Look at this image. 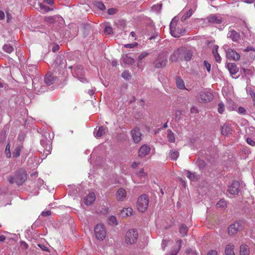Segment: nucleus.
<instances>
[{"label": "nucleus", "mask_w": 255, "mask_h": 255, "mask_svg": "<svg viewBox=\"0 0 255 255\" xmlns=\"http://www.w3.org/2000/svg\"><path fill=\"white\" fill-rule=\"evenodd\" d=\"M27 179V174L25 171L16 172L14 177H9L8 181L10 184L16 183L18 186H20Z\"/></svg>", "instance_id": "nucleus-1"}, {"label": "nucleus", "mask_w": 255, "mask_h": 255, "mask_svg": "<svg viewBox=\"0 0 255 255\" xmlns=\"http://www.w3.org/2000/svg\"><path fill=\"white\" fill-rule=\"evenodd\" d=\"M149 198L145 194L141 195L137 199V209L140 212H144L148 208Z\"/></svg>", "instance_id": "nucleus-2"}, {"label": "nucleus", "mask_w": 255, "mask_h": 255, "mask_svg": "<svg viewBox=\"0 0 255 255\" xmlns=\"http://www.w3.org/2000/svg\"><path fill=\"white\" fill-rule=\"evenodd\" d=\"M138 234L136 230H128L126 234V242L127 244L131 245L136 243Z\"/></svg>", "instance_id": "nucleus-3"}, {"label": "nucleus", "mask_w": 255, "mask_h": 255, "mask_svg": "<svg viewBox=\"0 0 255 255\" xmlns=\"http://www.w3.org/2000/svg\"><path fill=\"white\" fill-rule=\"evenodd\" d=\"M167 63V57L163 53L158 54L156 59L153 62L154 67L155 68H161L164 67L166 65Z\"/></svg>", "instance_id": "nucleus-4"}, {"label": "nucleus", "mask_w": 255, "mask_h": 255, "mask_svg": "<svg viewBox=\"0 0 255 255\" xmlns=\"http://www.w3.org/2000/svg\"><path fill=\"white\" fill-rule=\"evenodd\" d=\"M96 237L98 240H103L105 238L106 231L103 224H98L96 226L94 229Z\"/></svg>", "instance_id": "nucleus-5"}, {"label": "nucleus", "mask_w": 255, "mask_h": 255, "mask_svg": "<svg viewBox=\"0 0 255 255\" xmlns=\"http://www.w3.org/2000/svg\"><path fill=\"white\" fill-rule=\"evenodd\" d=\"M179 49L180 60H184L186 61H189L192 57V53L186 47H181Z\"/></svg>", "instance_id": "nucleus-6"}, {"label": "nucleus", "mask_w": 255, "mask_h": 255, "mask_svg": "<svg viewBox=\"0 0 255 255\" xmlns=\"http://www.w3.org/2000/svg\"><path fill=\"white\" fill-rule=\"evenodd\" d=\"M243 229L242 223L240 222H236L231 224L228 228V234L233 236Z\"/></svg>", "instance_id": "nucleus-7"}, {"label": "nucleus", "mask_w": 255, "mask_h": 255, "mask_svg": "<svg viewBox=\"0 0 255 255\" xmlns=\"http://www.w3.org/2000/svg\"><path fill=\"white\" fill-rule=\"evenodd\" d=\"M227 37L231 39L233 42L240 43L242 40V36L239 32L235 30L230 28L227 34Z\"/></svg>", "instance_id": "nucleus-8"}, {"label": "nucleus", "mask_w": 255, "mask_h": 255, "mask_svg": "<svg viewBox=\"0 0 255 255\" xmlns=\"http://www.w3.org/2000/svg\"><path fill=\"white\" fill-rule=\"evenodd\" d=\"M213 98V95L210 92H201L198 96L197 100L200 103H206L211 101Z\"/></svg>", "instance_id": "nucleus-9"}, {"label": "nucleus", "mask_w": 255, "mask_h": 255, "mask_svg": "<svg viewBox=\"0 0 255 255\" xmlns=\"http://www.w3.org/2000/svg\"><path fill=\"white\" fill-rule=\"evenodd\" d=\"M170 30L171 34L174 37H179L181 35H183L185 33L184 29L179 27L176 28L174 26V23L172 22L170 24Z\"/></svg>", "instance_id": "nucleus-10"}, {"label": "nucleus", "mask_w": 255, "mask_h": 255, "mask_svg": "<svg viewBox=\"0 0 255 255\" xmlns=\"http://www.w3.org/2000/svg\"><path fill=\"white\" fill-rule=\"evenodd\" d=\"M132 140L135 143L139 142L141 139V133L140 131L139 128L137 127L134 128L130 131Z\"/></svg>", "instance_id": "nucleus-11"}, {"label": "nucleus", "mask_w": 255, "mask_h": 255, "mask_svg": "<svg viewBox=\"0 0 255 255\" xmlns=\"http://www.w3.org/2000/svg\"><path fill=\"white\" fill-rule=\"evenodd\" d=\"M84 73L85 71L82 66L77 65L75 68L74 74L82 82H84L85 81H86V79L83 77V76L84 75Z\"/></svg>", "instance_id": "nucleus-12"}, {"label": "nucleus", "mask_w": 255, "mask_h": 255, "mask_svg": "<svg viewBox=\"0 0 255 255\" xmlns=\"http://www.w3.org/2000/svg\"><path fill=\"white\" fill-rule=\"evenodd\" d=\"M240 183L238 181H234L232 185L228 187V191L230 194L237 195L239 192Z\"/></svg>", "instance_id": "nucleus-13"}, {"label": "nucleus", "mask_w": 255, "mask_h": 255, "mask_svg": "<svg viewBox=\"0 0 255 255\" xmlns=\"http://www.w3.org/2000/svg\"><path fill=\"white\" fill-rule=\"evenodd\" d=\"M226 57L228 59H232L235 61H238L240 58V54L232 49H229L226 51Z\"/></svg>", "instance_id": "nucleus-14"}, {"label": "nucleus", "mask_w": 255, "mask_h": 255, "mask_svg": "<svg viewBox=\"0 0 255 255\" xmlns=\"http://www.w3.org/2000/svg\"><path fill=\"white\" fill-rule=\"evenodd\" d=\"M127 196V192L125 189L120 188L118 189L115 195L116 199L119 201H124Z\"/></svg>", "instance_id": "nucleus-15"}, {"label": "nucleus", "mask_w": 255, "mask_h": 255, "mask_svg": "<svg viewBox=\"0 0 255 255\" xmlns=\"http://www.w3.org/2000/svg\"><path fill=\"white\" fill-rule=\"evenodd\" d=\"M150 151V147L146 144L142 145L138 150V155L140 157H143L148 154Z\"/></svg>", "instance_id": "nucleus-16"}, {"label": "nucleus", "mask_w": 255, "mask_h": 255, "mask_svg": "<svg viewBox=\"0 0 255 255\" xmlns=\"http://www.w3.org/2000/svg\"><path fill=\"white\" fill-rule=\"evenodd\" d=\"M209 22L214 24H221L222 22V18L216 14H211L207 17Z\"/></svg>", "instance_id": "nucleus-17"}, {"label": "nucleus", "mask_w": 255, "mask_h": 255, "mask_svg": "<svg viewBox=\"0 0 255 255\" xmlns=\"http://www.w3.org/2000/svg\"><path fill=\"white\" fill-rule=\"evenodd\" d=\"M95 199L96 196L95 193L91 192L84 198V202L87 205H91L95 201Z\"/></svg>", "instance_id": "nucleus-18"}, {"label": "nucleus", "mask_w": 255, "mask_h": 255, "mask_svg": "<svg viewBox=\"0 0 255 255\" xmlns=\"http://www.w3.org/2000/svg\"><path fill=\"white\" fill-rule=\"evenodd\" d=\"M226 67L228 68L231 75H235L239 71V68L237 65L234 63H229Z\"/></svg>", "instance_id": "nucleus-19"}, {"label": "nucleus", "mask_w": 255, "mask_h": 255, "mask_svg": "<svg viewBox=\"0 0 255 255\" xmlns=\"http://www.w3.org/2000/svg\"><path fill=\"white\" fill-rule=\"evenodd\" d=\"M107 131L108 129L106 128L101 126L98 129H95L94 133L96 138H99L105 134Z\"/></svg>", "instance_id": "nucleus-20"}, {"label": "nucleus", "mask_w": 255, "mask_h": 255, "mask_svg": "<svg viewBox=\"0 0 255 255\" xmlns=\"http://www.w3.org/2000/svg\"><path fill=\"white\" fill-rule=\"evenodd\" d=\"M55 78L52 76V74L51 73H47L44 78V81L47 85L50 86L52 85L55 81Z\"/></svg>", "instance_id": "nucleus-21"}, {"label": "nucleus", "mask_w": 255, "mask_h": 255, "mask_svg": "<svg viewBox=\"0 0 255 255\" xmlns=\"http://www.w3.org/2000/svg\"><path fill=\"white\" fill-rule=\"evenodd\" d=\"M168 156L171 160H176L179 156V152L177 149H172L170 150Z\"/></svg>", "instance_id": "nucleus-22"}, {"label": "nucleus", "mask_w": 255, "mask_h": 255, "mask_svg": "<svg viewBox=\"0 0 255 255\" xmlns=\"http://www.w3.org/2000/svg\"><path fill=\"white\" fill-rule=\"evenodd\" d=\"M232 129L230 126L225 125L221 128V133L224 135H228L232 134Z\"/></svg>", "instance_id": "nucleus-23"}, {"label": "nucleus", "mask_w": 255, "mask_h": 255, "mask_svg": "<svg viewBox=\"0 0 255 255\" xmlns=\"http://www.w3.org/2000/svg\"><path fill=\"white\" fill-rule=\"evenodd\" d=\"M0 242H5L7 244H9L10 245H12L13 244L14 240L12 238H10L8 236L1 235L0 236Z\"/></svg>", "instance_id": "nucleus-24"}, {"label": "nucleus", "mask_w": 255, "mask_h": 255, "mask_svg": "<svg viewBox=\"0 0 255 255\" xmlns=\"http://www.w3.org/2000/svg\"><path fill=\"white\" fill-rule=\"evenodd\" d=\"M122 59L126 64L132 65L135 62L134 59L128 56L127 54L123 55Z\"/></svg>", "instance_id": "nucleus-25"}, {"label": "nucleus", "mask_w": 255, "mask_h": 255, "mask_svg": "<svg viewBox=\"0 0 255 255\" xmlns=\"http://www.w3.org/2000/svg\"><path fill=\"white\" fill-rule=\"evenodd\" d=\"M234 246L232 244L227 245L225 248L226 255H235L234 251Z\"/></svg>", "instance_id": "nucleus-26"}, {"label": "nucleus", "mask_w": 255, "mask_h": 255, "mask_svg": "<svg viewBox=\"0 0 255 255\" xmlns=\"http://www.w3.org/2000/svg\"><path fill=\"white\" fill-rule=\"evenodd\" d=\"M179 233L182 237L186 236L188 232V228L185 224H181L179 227Z\"/></svg>", "instance_id": "nucleus-27"}, {"label": "nucleus", "mask_w": 255, "mask_h": 255, "mask_svg": "<svg viewBox=\"0 0 255 255\" xmlns=\"http://www.w3.org/2000/svg\"><path fill=\"white\" fill-rule=\"evenodd\" d=\"M180 58L179 49H177L170 55V60L172 62H176L178 60H180Z\"/></svg>", "instance_id": "nucleus-28"}, {"label": "nucleus", "mask_w": 255, "mask_h": 255, "mask_svg": "<svg viewBox=\"0 0 255 255\" xmlns=\"http://www.w3.org/2000/svg\"><path fill=\"white\" fill-rule=\"evenodd\" d=\"M187 177L192 181H196L199 179V176L195 172H187Z\"/></svg>", "instance_id": "nucleus-29"}, {"label": "nucleus", "mask_w": 255, "mask_h": 255, "mask_svg": "<svg viewBox=\"0 0 255 255\" xmlns=\"http://www.w3.org/2000/svg\"><path fill=\"white\" fill-rule=\"evenodd\" d=\"M176 86L178 87V88L180 89H186L184 82L183 80L179 77H177L176 78Z\"/></svg>", "instance_id": "nucleus-30"}, {"label": "nucleus", "mask_w": 255, "mask_h": 255, "mask_svg": "<svg viewBox=\"0 0 255 255\" xmlns=\"http://www.w3.org/2000/svg\"><path fill=\"white\" fill-rule=\"evenodd\" d=\"M249 249L246 245H242L240 247L241 255H249Z\"/></svg>", "instance_id": "nucleus-31"}, {"label": "nucleus", "mask_w": 255, "mask_h": 255, "mask_svg": "<svg viewBox=\"0 0 255 255\" xmlns=\"http://www.w3.org/2000/svg\"><path fill=\"white\" fill-rule=\"evenodd\" d=\"M22 148V145L16 146L15 149H14L13 151L12 152L13 157L16 158L19 157L20 155V152Z\"/></svg>", "instance_id": "nucleus-32"}, {"label": "nucleus", "mask_w": 255, "mask_h": 255, "mask_svg": "<svg viewBox=\"0 0 255 255\" xmlns=\"http://www.w3.org/2000/svg\"><path fill=\"white\" fill-rule=\"evenodd\" d=\"M132 209L130 208H126L121 211L120 215L123 217H127L131 215Z\"/></svg>", "instance_id": "nucleus-33"}, {"label": "nucleus", "mask_w": 255, "mask_h": 255, "mask_svg": "<svg viewBox=\"0 0 255 255\" xmlns=\"http://www.w3.org/2000/svg\"><path fill=\"white\" fill-rule=\"evenodd\" d=\"M167 139L170 142H174L175 140L174 133L170 129L167 130Z\"/></svg>", "instance_id": "nucleus-34"}, {"label": "nucleus", "mask_w": 255, "mask_h": 255, "mask_svg": "<svg viewBox=\"0 0 255 255\" xmlns=\"http://www.w3.org/2000/svg\"><path fill=\"white\" fill-rule=\"evenodd\" d=\"M196 162L200 169H204L206 166V162L200 159H198Z\"/></svg>", "instance_id": "nucleus-35"}, {"label": "nucleus", "mask_w": 255, "mask_h": 255, "mask_svg": "<svg viewBox=\"0 0 255 255\" xmlns=\"http://www.w3.org/2000/svg\"><path fill=\"white\" fill-rule=\"evenodd\" d=\"M3 49L5 52L8 53H11L14 50L13 47L9 44L4 45L3 47Z\"/></svg>", "instance_id": "nucleus-36"}, {"label": "nucleus", "mask_w": 255, "mask_h": 255, "mask_svg": "<svg viewBox=\"0 0 255 255\" xmlns=\"http://www.w3.org/2000/svg\"><path fill=\"white\" fill-rule=\"evenodd\" d=\"M122 77L126 80H129L131 78V75L128 70H125L122 74Z\"/></svg>", "instance_id": "nucleus-37"}, {"label": "nucleus", "mask_w": 255, "mask_h": 255, "mask_svg": "<svg viewBox=\"0 0 255 255\" xmlns=\"http://www.w3.org/2000/svg\"><path fill=\"white\" fill-rule=\"evenodd\" d=\"M115 24L120 28H123L125 26V21L120 19L118 21L115 20Z\"/></svg>", "instance_id": "nucleus-38"}, {"label": "nucleus", "mask_w": 255, "mask_h": 255, "mask_svg": "<svg viewBox=\"0 0 255 255\" xmlns=\"http://www.w3.org/2000/svg\"><path fill=\"white\" fill-rule=\"evenodd\" d=\"M192 10L191 9H189L185 14L182 16L181 18V21H184L186 19L190 17L192 15Z\"/></svg>", "instance_id": "nucleus-39"}, {"label": "nucleus", "mask_w": 255, "mask_h": 255, "mask_svg": "<svg viewBox=\"0 0 255 255\" xmlns=\"http://www.w3.org/2000/svg\"><path fill=\"white\" fill-rule=\"evenodd\" d=\"M95 6L102 10L106 9L105 5L101 2L97 1L95 4Z\"/></svg>", "instance_id": "nucleus-40"}, {"label": "nucleus", "mask_w": 255, "mask_h": 255, "mask_svg": "<svg viewBox=\"0 0 255 255\" xmlns=\"http://www.w3.org/2000/svg\"><path fill=\"white\" fill-rule=\"evenodd\" d=\"M225 206H226V202L223 199L220 200L217 203V207L218 208H219V207L224 208Z\"/></svg>", "instance_id": "nucleus-41"}, {"label": "nucleus", "mask_w": 255, "mask_h": 255, "mask_svg": "<svg viewBox=\"0 0 255 255\" xmlns=\"http://www.w3.org/2000/svg\"><path fill=\"white\" fill-rule=\"evenodd\" d=\"M10 147V144L8 143L6 146L5 152L6 156L9 158L11 156Z\"/></svg>", "instance_id": "nucleus-42"}, {"label": "nucleus", "mask_w": 255, "mask_h": 255, "mask_svg": "<svg viewBox=\"0 0 255 255\" xmlns=\"http://www.w3.org/2000/svg\"><path fill=\"white\" fill-rule=\"evenodd\" d=\"M225 110V106L222 103H219L218 104V111L220 114H222Z\"/></svg>", "instance_id": "nucleus-43"}, {"label": "nucleus", "mask_w": 255, "mask_h": 255, "mask_svg": "<svg viewBox=\"0 0 255 255\" xmlns=\"http://www.w3.org/2000/svg\"><path fill=\"white\" fill-rule=\"evenodd\" d=\"M104 32L108 34H110L112 33V27L110 24H106Z\"/></svg>", "instance_id": "nucleus-44"}, {"label": "nucleus", "mask_w": 255, "mask_h": 255, "mask_svg": "<svg viewBox=\"0 0 255 255\" xmlns=\"http://www.w3.org/2000/svg\"><path fill=\"white\" fill-rule=\"evenodd\" d=\"M20 246L24 250H27L29 247L28 245L25 241H20Z\"/></svg>", "instance_id": "nucleus-45"}, {"label": "nucleus", "mask_w": 255, "mask_h": 255, "mask_svg": "<svg viewBox=\"0 0 255 255\" xmlns=\"http://www.w3.org/2000/svg\"><path fill=\"white\" fill-rule=\"evenodd\" d=\"M148 55V53L147 52H143L141 53L138 57V60H141L142 59L144 58Z\"/></svg>", "instance_id": "nucleus-46"}, {"label": "nucleus", "mask_w": 255, "mask_h": 255, "mask_svg": "<svg viewBox=\"0 0 255 255\" xmlns=\"http://www.w3.org/2000/svg\"><path fill=\"white\" fill-rule=\"evenodd\" d=\"M51 212L50 210L44 211L41 213L40 216L47 217V216H49L51 215Z\"/></svg>", "instance_id": "nucleus-47"}, {"label": "nucleus", "mask_w": 255, "mask_h": 255, "mask_svg": "<svg viewBox=\"0 0 255 255\" xmlns=\"http://www.w3.org/2000/svg\"><path fill=\"white\" fill-rule=\"evenodd\" d=\"M136 45H137V43L134 42L133 43L125 44L124 47L127 48H132Z\"/></svg>", "instance_id": "nucleus-48"}, {"label": "nucleus", "mask_w": 255, "mask_h": 255, "mask_svg": "<svg viewBox=\"0 0 255 255\" xmlns=\"http://www.w3.org/2000/svg\"><path fill=\"white\" fill-rule=\"evenodd\" d=\"M247 142L252 146H254L255 145V141L253 140L251 138L248 137L247 138Z\"/></svg>", "instance_id": "nucleus-49"}, {"label": "nucleus", "mask_w": 255, "mask_h": 255, "mask_svg": "<svg viewBox=\"0 0 255 255\" xmlns=\"http://www.w3.org/2000/svg\"><path fill=\"white\" fill-rule=\"evenodd\" d=\"M204 65L206 68L208 72H210L211 71V64H209L207 61H204Z\"/></svg>", "instance_id": "nucleus-50"}, {"label": "nucleus", "mask_w": 255, "mask_h": 255, "mask_svg": "<svg viewBox=\"0 0 255 255\" xmlns=\"http://www.w3.org/2000/svg\"><path fill=\"white\" fill-rule=\"evenodd\" d=\"M214 57L216 62L220 63L221 60V58L218 52L214 53Z\"/></svg>", "instance_id": "nucleus-51"}, {"label": "nucleus", "mask_w": 255, "mask_h": 255, "mask_svg": "<svg viewBox=\"0 0 255 255\" xmlns=\"http://www.w3.org/2000/svg\"><path fill=\"white\" fill-rule=\"evenodd\" d=\"M45 21L47 22L53 23L54 21V18L53 16L46 17L45 18Z\"/></svg>", "instance_id": "nucleus-52"}, {"label": "nucleus", "mask_w": 255, "mask_h": 255, "mask_svg": "<svg viewBox=\"0 0 255 255\" xmlns=\"http://www.w3.org/2000/svg\"><path fill=\"white\" fill-rule=\"evenodd\" d=\"M246 110L242 107H240L238 109V112L241 114L245 115L246 113Z\"/></svg>", "instance_id": "nucleus-53"}, {"label": "nucleus", "mask_w": 255, "mask_h": 255, "mask_svg": "<svg viewBox=\"0 0 255 255\" xmlns=\"http://www.w3.org/2000/svg\"><path fill=\"white\" fill-rule=\"evenodd\" d=\"M182 243H183V241H182V240L180 239V240H178V241H177L176 244L178 246V247H175L174 249H176L177 248H179V249L180 250Z\"/></svg>", "instance_id": "nucleus-54"}, {"label": "nucleus", "mask_w": 255, "mask_h": 255, "mask_svg": "<svg viewBox=\"0 0 255 255\" xmlns=\"http://www.w3.org/2000/svg\"><path fill=\"white\" fill-rule=\"evenodd\" d=\"M138 176L140 177H145L146 173L144 172L143 169H141L138 173Z\"/></svg>", "instance_id": "nucleus-55"}, {"label": "nucleus", "mask_w": 255, "mask_h": 255, "mask_svg": "<svg viewBox=\"0 0 255 255\" xmlns=\"http://www.w3.org/2000/svg\"><path fill=\"white\" fill-rule=\"evenodd\" d=\"M250 95L253 99V101L254 102V106L255 107V92L251 91Z\"/></svg>", "instance_id": "nucleus-56"}, {"label": "nucleus", "mask_w": 255, "mask_h": 255, "mask_svg": "<svg viewBox=\"0 0 255 255\" xmlns=\"http://www.w3.org/2000/svg\"><path fill=\"white\" fill-rule=\"evenodd\" d=\"M59 49V46L57 44H55L53 46V48H52V51L53 52H56V51H57Z\"/></svg>", "instance_id": "nucleus-57"}, {"label": "nucleus", "mask_w": 255, "mask_h": 255, "mask_svg": "<svg viewBox=\"0 0 255 255\" xmlns=\"http://www.w3.org/2000/svg\"><path fill=\"white\" fill-rule=\"evenodd\" d=\"M190 112L191 113H198V111L196 107H192L190 109Z\"/></svg>", "instance_id": "nucleus-58"}, {"label": "nucleus", "mask_w": 255, "mask_h": 255, "mask_svg": "<svg viewBox=\"0 0 255 255\" xmlns=\"http://www.w3.org/2000/svg\"><path fill=\"white\" fill-rule=\"evenodd\" d=\"M245 51H247V52H248V51H253L255 53V50L254 49V47H251V46H248V47H247V48L245 50Z\"/></svg>", "instance_id": "nucleus-59"}, {"label": "nucleus", "mask_w": 255, "mask_h": 255, "mask_svg": "<svg viewBox=\"0 0 255 255\" xmlns=\"http://www.w3.org/2000/svg\"><path fill=\"white\" fill-rule=\"evenodd\" d=\"M207 255H217V252L216 250H212L207 254Z\"/></svg>", "instance_id": "nucleus-60"}, {"label": "nucleus", "mask_w": 255, "mask_h": 255, "mask_svg": "<svg viewBox=\"0 0 255 255\" xmlns=\"http://www.w3.org/2000/svg\"><path fill=\"white\" fill-rule=\"evenodd\" d=\"M118 224L116 218L113 216V226H117Z\"/></svg>", "instance_id": "nucleus-61"}, {"label": "nucleus", "mask_w": 255, "mask_h": 255, "mask_svg": "<svg viewBox=\"0 0 255 255\" xmlns=\"http://www.w3.org/2000/svg\"><path fill=\"white\" fill-rule=\"evenodd\" d=\"M45 3L52 5L54 3V0H43Z\"/></svg>", "instance_id": "nucleus-62"}, {"label": "nucleus", "mask_w": 255, "mask_h": 255, "mask_svg": "<svg viewBox=\"0 0 255 255\" xmlns=\"http://www.w3.org/2000/svg\"><path fill=\"white\" fill-rule=\"evenodd\" d=\"M243 71L244 73L246 75L247 74H250L251 72V71L249 69H246L245 68H243Z\"/></svg>", "instance_id": "nucleus-63"}, {"label": "nucleus", "mask_w": 255, "mask_h": 255, "mask_svg": "<svg viewBox=\"0 0 255 255\" xmlns=\"http://www.w3.org/2000/svg\"><path fill=\"white\" fill-rule=\"evenodd\" d=\"M4 16H5V14H4V12L0 10V20L3 19L4 18Z\"/></svg>", "instance_id": "nucleus-64"}]
</instances>
